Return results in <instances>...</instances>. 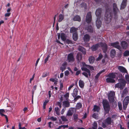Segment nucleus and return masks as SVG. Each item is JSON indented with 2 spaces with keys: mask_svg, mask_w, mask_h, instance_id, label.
<instances>
[{
  "mask_svg": "<svg viewBox=\"0 0 129 129\" xmlns=\"http://www.w3.org/2000/svg\"><path fill=\"white\" fill-rule=\"evenodd\" d=\"M81 67L82 70L87 72L88 73L89 76H90L91 74L90 73V71L89 70L87 69V68L89 69L91 71L94 70V68L93 67L89 65H87L84 62H81Z\"/></svg>",
  "mask_w": 129,
  "mask_h": 129,
  "instance_id": "1",
  "label": "nucleus"
},
{
  "mask_svg": "<svg viewBox=\"0 0 129 129\" xmlns=\"http://www.w3.org/2000/svg\"><path fill=\"white\" fill-rule=\"evenodd\" d=\"M100 45L102 47V49L104 52L105 53L107 49V45L105 43H101L100 44H98L94 45H93L91 47V48L92 51H95L100 46Z\"/></svg>",
  "mask_w": 129,
  "mask_h": 129,
  "instance_id": "2",
  "label": "nucleus"
},
{
  "mask_svg": "<svg viewBox=\"0 0 129 129\" xmlns=\"http://www.w3.org/2000/svg\"><path fill=\"white\" fill-rule=\"evenodd\" d=\"M119 83L116 84L115 86V88H120V89H123L125 86L126 82L125 80L122 79H121L118 80Z\"/></svg>",
  "mask_w": 129,
  "mask_h": 129,
  "instance_id": "3",
  "label": "nucleus"
},
{
  "mask_svg": "<svg viewBox=\"0 0 129 129\" xmlns=\"http://www.w3.org/2000/svg\"><path fill=\"white\" fill-rule=\"evenodd\" d=\"M103 103L105 112L107 113L110 110V106L107 100H103Z\"/></svg>",
  "mask_w": 129,
  "mask_h": 129,
  "instance_id": "4",
  "label": "nucleus"
},
{
  "mask_svg": "<svg viewBox=\"0 0 129 129\" xmlns=\"http://www.w3.org/2000/svg\"><path fill=\"white\" fill-rule=\"evenodd\" d=\"M116 75L114 73L109 74L108 75L109 77L107 78L106 79V81L107 82L113 83L115 82V80L113 79L115 78Z\"/></svg>",
  "mask_w": 129,
  "mask_h": 129,
  "instance_id": "5",
  "label": "nucleus"
},
{
  "mask_svg": "<svg viewBox=\"0 0 129 129\" xmlns=\"http://www.w3.org/2000/svg\"><path fill=\"white\" fill-rule=\"evenodd\" d=\"M105 17V18H106V20L108 21L107 23H108L110 21L112 17L111 15V14L110 13V11L109 10V11L108 10H106ZM106 18H105V19Z\"/></svg>",
  "mask_w": 129,
  "mask_h": 129,
  "instance_id": "6",
  "label": "nucleus"
},
{
  "mask_svg": "<svg viewBox=\"0 0 129 129\" xmlns=\"http://www.w3.org/2000/svg\"><path fill=\"white\" fill-rule=\"evenodd\" d=\"M113 122V121L111 120V118L108 117L105 120L104 123H103V127H106L107 125L110 124L111 122Z\"/></svg>",
  "mask_w": 129,
  "mask_h": 129,
  "instance_id": "7",
  "label": "nucleus"
},
{
  "mask_svg": "<svg viewBox=\"0 0 129 129\" xmlns=\"http://www.w3.org/2000/svg\"><path fill=\"white\" fill-rule=\"evenodd\" d=\"M129 101V96H127L125 97L123 102V108L125 110L127 106L128 105Z\"/></svg>",
  "mask_w": 129,
  "mask_h": 129,
  "instance_id": "8",
  "label": "nucleus"
},
{
  "mask_svg": "<svg viewBox=\"0 0 129 129\" xmlns=\"http://www.w3.org/2000/svg\"><path fill=\"white\" fill-rule=\"evenodd\" d=\"M115 93L113 91H110L108 93V98L110 102H112L114 98Z\"/></svg>",
  "mask_w": 129,
  "mask_h": 129,
  "instance_id": "9",
  "label": "nucleus"
},
{
  "mask_svg": "<svg viewBox=\"0 0 129 129\" xmlns=\"http://www.w3.org/2000/svg\"><path fill=\"white\" fill-rule=\"evenodd\" d=\"M119 43L118 42H116L114 43H111L110 44L109 46H113L121 51V48L119 45Z\"/></svg>",
  "mask_w": 129,
  "mask_h": 129,
  "instance_id": "10",
  "label": "nucleus"
},
{
  "mask_svg": "<svg viewBox=\"0 0 129 129\" xmlns=\"http://www.w3.org/2000/svg\"><path fill=\"white\" fill-rule=\"evenodd\" d=\"M76 111L75 108H71L68 111L66 114L67 116H71L72 115L73 113Z\"/></svg>",
  "mask_w": 129,
  "mask_h": 129,
  "instance_id": "11",
  "label": "nucleus"
},
{
  "mask_svg": "<svg viewBox=\"0 0 129 129\" xmlns=\"http://www.w3.org/2000/svg\"><path fill=\"white\" fill-rule=\"evenodd\" d=\"M57 36L58 39H59L61 36V38L62 40L65 41L66 39V37L65 35L63 33H62L61 35L60 33H58Z\"/></svg>",
  "mask_w": 129,
  "mask_h": 129,
  "instance_id": "12",
  "label": "nucleus"
},
{
  "mask_svg": "<svg viewBox=\"0 0 129 129\" xmlns=\"http://www.w3.org/2000/svg\"><path fill=\"white\" fill-rule=\"evenodd\" d=\"M91 13L89 12L87 13L86 17V21L88 23H89L91 22Z\"/></svg>",
  "mask_w": 129,
  "mask_h": 129,
  "instance_id": "13",
  "label": "nucleus"
},
{
  "mask_svg": "<svg viewBox=\"0 0 129 129\" xmlns=\"http://www.w3.org/2000/svg\"><path fill=\"white\" fill-rule=\"evenodd\" d=\"M68 60L69 62H72L74 60L73 55L72 53H71L69 54L68 56Z\"/></svg>",
  "mask_w": 129,
  "mask_h": 129,
  "instance_id": "14",
  "label": "nucleus"
},
{
  "mask_svg": "<svg viewBox=\"0 0 129 129\" xmlns=\"http://www.w3.org/2000/svg\"><path fill=\"white\" fill-rule=\"evenodd\" d=\"M100 18L97 17V20L96 21V26L98 28H99L101 26L102 22L100 20Z\"/></svg>",
  "mask_w": 129,
  "mask_h": 129,
  "instance_id": "15",
  "label": "nucleus"
},
{
  "mask_svg": "<svg viewBox=\"0 0 129 129\" xmlns=\"http://www.w3.org/2000/svg\"><path fill=\"white\" fill-rule=\"evenodd\" d=\"M67 64V62H65L63 63L60 66V69L61 71L62 72H63L66 69Z\"/></svg>",
  "mask_w": 129,
  "mask_h": 129,
  "instance_id": "16",
  "label": "nucleus"
},
{
  "mask_svg": "<svg viewBox=\"0 0 129 129\" xmlns=\"http://www.w3.org/2000/svg\"><path fill=\"white\" fill-rule=\"evenodd\" d=\"M118 69L122 73H127L126 69L123 67L119 66L118 67Z\"/></svg>",
  "mask_w": 129,
  "mask_h": 129,
  "instance_id": "17",
  "label": "nucleus"
},
{
  "mask_svg": "<svg viewBox=\"0 0 129 129\" xmlns=\"http://www.w3.org/2000/svg\"><path fill=\"white\" fill-rule=\"evenodd\" d=\"M101 9L99 8L97 9L95 12V14L97 17L100 18L101 13Z\"/></svg>",
  "mask_w": 129,
  "mask_h": 129,
  "instance_id": "18",
  "label": "nucleus"
},
{
  "mask_svg": "<svg viewBox=\"0 0 129 129\" xmlns=\"http://www.w3.org/2000/svg\"><path fill=\"white\" fill-rule=\"evenodd\" d=\"M126 0H123L121 6V9H123L125 7L126 5Z\"/></svg>",
  "mask_w": 129,
  "mask_h": 129,
  "instance_id": "19",
  "label": "nucleus"
},
{
  "mask_svg": "<svg viewBox=\"0 0 129 129\" xmlns=\"http://www.w3.org/2000/svg\"><path fill=\"white\" fill-rule=\"evenodd\" d=\"M5 113V111L3 109L0 110V114L2 116H4L6 118L7 122L8 121V119L7 116L4 114Z\"/></svg>",
  "mask_w": 129,
  "mask_h": 129,
  "instance_id": "20",
  "label": "nucleus"
},
{
  "mask_svg": "<svg viewBox=\"0 0 129 129\" xmlns=\"http://www.w3.org/2000/svg\"><path fill=\"white\" fill-rule=\"evenodd\" d=\"M122 47L123 49H125L127 47V43L124 41H122L121 43Z\"/></svg>",
  "mask_w": 129,
  "mask_h": 129,
  "instance_id": "21",
  "label": "nucleus"
},
{
  "mask_svg": "<svg viewBox=\"0 0 129 129\" xmlns=\"http://www.w3.org/2000/svg\"><path fill=\"white\" fill-rule=\"evenodd\" d=\"M63 96H64L66 100H67L69 97V93H67L64 95H62L60 98L61 101L63 100Z\"/></svg>",
  "mask_w": 129,
  "mask_h": 129,
  "instance_id": "22",
  "label": "nucleus"
},
{
  "mask_svg": "<svg viewBox=\"0 0 129 129\" xmlns=\"http://www.w3.org/2000/svg\"><path fill=\"white\" fill-rule=\"evenodd\" d=\"M78 50L80 51H81L84 54H86V52L85 50L83 47L79 46L78 48Z\"/></svg>",
  "mask_w": 129,
  "mask_h": 129,
  "instance_id": "23",
  "label": "nucleus"
},
{
  "mask_svg": "<svg viewBox=\"0 0 129 129\" xmlns=\"http://www.w3.org/2000/svg\"><path fill=\"white\" fill-rule=\"evenodd\" d=\"M78 91V90L76 88H75L74 89L72 93V95L74 97H76L77 95Z\"/></svg>",
  "mask_w": 129,
  "mask_h": 129,
  "instance_id": "24",
  "label": "nucleus"
},
{
  "mask_svg": "<svg viewBox=\"0 0 129 129\" xmlns=\"http://www.w3.org/2000/svg\"><path fill=\"white\" fill-rule=\"evenodd\" d=\"M116 51L114 50H112L110 52V55L111 57H114L115 55Z\"/></svg>",
  "mask_w": 129,
  "mask_h": 129,
  "instance_id": "25",
  "label": "nucleus"
},
{
  "mask_svg": "<svg viewBox=\"0 0 129 129\" xmlns=\"http://www.w3.org/2000/svg\"><path fill=\"white\" fill-rule=\"evenodd\" d=\"M73 19L74 21H79L81 20V18L78 15H76L74 17Z\"/></svg>",
  "mask_w": 129,
  "mask_h": 129,
  "instance_id": "26",
  "label": "nucleus"
},
{
  "mask_svg": "<svg viewBox=\"0 0 129 129\" xmlns=\"http://www.w3.org/2000/svg\"><path fill=\"white\" fill-rule=\"evenodd\" d=\"M77 29V28H75V27H72L70 29V32L71 33H73V34L74 33H77L76 31Z\"/></svg>",
  "mask_w": 129,
  "mask_h": 129,
  "instance_id": "27",
  "label": "nucleus"
},
{
  "mask_svg": "<svg viewBox=\"0 0 129 129\" xmlns=\"http://www.w3.org/2000/svg\"><path fill=\"white\" fill-rule=\"evenodd\" d=\"M90 39V37L88 35H85L84 36V40L85 42L88 41Z\"/></svg>",
  "mask_w": 129,
  "mask_h": 129,
  "instance_id": "28",
  "label": "nucleus"
},
{
  "mask_svg": "<svg viewBox=\"0 0 129 129\" xmlns=\"http://www.w3.org/2000/svg\"><path fill=\"white\" fill-rule=\"evenodd\" d=\"M88 60L89 63H92L94 62V58L93 57L90 56L89 57Z\"/></svg>",
  "mask_w": 129,
  "mask_h": 129,
  "instance_id": "29",
  "label": "nucleus"
},
{
  "mask_svg": "<svg viewBox=\"0 0 129 129\" xmlns=\"http://www.w3.org/2000/svg\"><path fill=\"white\" fill-rule=\"evenodd\" d=\"M64 16L62 14H60L58 17V21L59 22L61 21L64 19Z\"/></svg>",
  "mask_w": 129,
  "mask_h": 129,
  "instance_id": "30",
  "label": "nucleus"
},
{
  "mask_svg": "<svg viewBox=\"0 0 129 129\" xmlns=\"http://www.w3.org/2000/svg\"><path fill=\"white\" fill-rule=\"evenodd\" d=\"M82 56L81 54L78 53L77 56V59L79 61H80L82 59Z\"/></svg>",
  "mask_w": 129,
  "mask_h": 129,
  "instance_id": "31",
  "label": "nucleus"
},
{
  "mask_svg": "<svg viewBox=\"0 0 129 129\" xmlns=\"http://www.w3.org/2000/svg\"><path fill=\"white\" fill-rule=\"evenodd\" d=\"M73 40L76 41L78 39V36L77 33H74L73 34Z\"/></svg>",
  "mask_w": 129,
  "mask_h": 129,
  "instance_id": "32",
  "label": "nucleus"
},
{
  "mask_svg": "<svg viewBox=\"0 0 129 129\" xmlns=\"http://www.w3.org/2000/svg\"><path fill=\"white\" fill-rule=\"evenodd\" d=\"M79 84L80 87L81 88H83L84 86V83L81 80L79 81Z\"/></svg>",
  "mask_w": 129,
  "mask_h": 129,
  "instance_id": "33",
  "label": "nucleus"
},
{
  "mask_svg": "<svg viewBox=\"0 0 129 129\" xmlns=\"http://www.w3.org/2000/svg\"><path fill=\"white\" fill-rule=\"evenodd\" d=\"M97 124L95 122H94L93 124V126L92 128H89V129H97Z\"/></svg>",
  "mask_w": 129,
  "mask_h": 129,
  "instance_id": "34",
  "label": "nucleus"
},
{
  "mask_svg": "<svg viewBox=\"0 0 129 129\" xmlns=\"http://www.w3.org/2000/svg\"><path fill=\"white\" fill-rule=\"evenodd\" d=\"M63 105L66 107H68L69 106V103L67 101H65L63 102Z\"/></svg>",
  "mask_w": 129,
  "mask_h": 129,
  "instance_id": "35",
  "label": "nucleus"
},
{
  "mask_svg": "<svg viewBox=\"0 0 129 129\" xmlns=\"http://www.w3.org/2000/svg\"><path fill=\"white\" fill-rule=\"evenodd\" d=\"M55 111L57 115H60V110L59 108L58 107H55Z\"/></svg>",
  "mask_w": 129,
  "mask_h": 129,
  "instance_id": "36",
  "label": "nucleus"
},
{
  "mask_svg": "<svg viewBox=\"0 0 129 129\" xmlns=\"http://www.w3.org/2000/svg\"><path fill=\"white\" fill-rule=\"evenodd\" d=\"M93 110L94 111H98L100 110V108L98 106L96 105H94V106Z\"/></svg>",
  "mask_w": 129,
  "mask_h": 129,
  "instance_id": "37",
  "label": "nucleus"
},
{
  "mask_svg": "<svg viewBox=\"0 0 129 129\" xmlns=\"http://www.w3.org/2000/svg\"><path fill=\"white\" fill-rule=\"evenodd\" d=\"M105 71V70H103L98 73L96 75V76H95V78H98L99 77V76L102 73L104 72Z\"/></svg>",
  "mask_w": 129,
  "mask_h": 129,
  "instance_id": "38",
  "label": "nucleus"
},
{
  "mask_svg": "<svg viewBox=\"0 0 129 129\" xmlns=\"http://www.w3.org/2000/svg\"><path fill=\"white\" fill-rule=\"evenodd\" d=\"M82 106L81 104L80 103H78L76 106V108L77 109H79L81 108Z\"/></svg>",
  "mask_w": 129,
  "mask_h": 129,
  "instance_id": "39",
  "label": "nucleus"
},
{
  "mask_svg": "<svg viewBox=\"0 0 129 129\" xmlns=\"http://www.w3.org/2000/svg\"><path fill=\"white\" fill-rule=\"evenodd\" d=\"M87 30L90 32H92L93 31L92 27L91 26L89 27L88 28H87Z\"/></svg>",
  "mask_w": 129,
  "mask_h": 129,
  "instance_id": "40",
  "label": "nucleus"
},
{
  "mask_svg": "<svg viewBox=\"0 0 129 129\" xmlns=\"http://www.w3.org/2000/svg\"><path fill=\"white\" fill-rule=\"evenodd\" d=\"M127 92L128 91L127 89L126 88H125L122 92V97H123V95L127 93Z\"/></svg>",
  "mask_w": 129,
  "mask_h": 129,
  "instance_id": "41",
  "label": "nucleus"
},
{
  "mask_svg": "<svg viewBox=\"0 0 129 129\" xmlns=\"http://www.w3.org/2000/svg\"><path fill=\"white\" fill-rule=\"evenodd\" d=\"M61 118L62 120L64 121H68V120L64 116H61Z\"/></svg>",
  "mask_w": 129,
  "mask_h": 129,
  "instance_id": "42",
  "label": "nucleus"
},
{
  "mask_svg": "<svg viewBox=\"0 0 129 129\" xmlns=\"http://www.w3.org/2000/svg\"><path fill=\"white\" fill-rule=\"evenodd\" d=\"M113 10L115 12H117L118 10V9L116 5L115 4H114L113 5Z\"/></svg>",
  "mask_w": 129,
  "mask_h": 129,
  "instance_id": "43",
  "label": "nucleus"
},
{
  "mask_svg": "<svg viewBox=\"0 0 129 129\" xmlns=\"http://www.w3.org/2000/svg\"><path fill=\"white\" fill-rule=\"evenodd\" d=\"M49 75V73L48 72H45L43 73L42 77H47Z\"/></svg>",
  "mask_w": 129,
  "mask_h": 129,
  "instance_id": "44",
  "label": "nucleus"
},
{
  "mask_svg": "<svg viewBox=\"0 0 129 129\" xmlns=\"http://www.w3.org/2000/svg\"><path fill=\"white\" fill-rule=\"evenodd\" d=\"M118 106L119 110H121L122 109V105L121 103L120 102H118Z\"/></svg>",
  "mask_w": 129,
  "mask_h": 129,
  "instance_id": "45",
  "label": "nucleus"
},
{
  "mask_svg": "<svg viewBox=\"0 0 129 129\" xmlns=\"http://www.w3.org/2000/svg\"><path fill=\"white\" fill-rule=\"evenodd\" d=\"M37 86L36 85H35L34 86L32 90L33 95H34V92L36 90L37 88Z\"/></svg>",
  "mask_w": 129,
  "mask_h": 129,
  "instance_id": "46",
  "label": "nucleus"
},
{
  "mask_svg": "<svg viewBox=\"0 0 129 129\" xmlns=\"http://www.w3.org/2000/svg\"><path fill=\"white\" fill-rule=\"evenodd\" d=\"M123 55L124 56L129 55V51H125Z\"/></svg>",
  "mask_w": 129,
  "mask_h": 129,
  "instance_id": "47",
  "label": "nucleus"
},
{
  "mask_svg": "<svg viewBox=\"0 0 129 129\" xmlns=\"http://www.w3.org/2000/svg\"><path fill=\"white\" fill-rule=\"evenodd\" d=\"M84 72L82 73V74L84 76L86 77H88V75H89L88 73L86 72Z\"/></svg>",
  "mask_w": 129,
  "mask_h": 129,
  "instance_id": "48",
  "label": "nucleus"
},
{
  "mask_svg": "<svg viewBox=\"0 0 129 129\" xmlns=\"http://www.w3.org/2000/svg\"><path fill=\"white\" fill-rule=\"evenodd\" d=\"M49 119L51 120L54 121L57 120V118L56 117H54L52 116Z\"/></svg>",
  "mask_w": 129,
  "mask_h": 129,
  "instance_id": "49",
  "label": "nucleus"
},
{
  "mask_svg": "<svg viewBox=\"0 0 129 129\" xmlns=\"http://www.w3.org/2000/svg\"><path fill=\"white\" fill-rule=\"evenodd\" d=\"M78 115L77 114H74L73 115V117L74 118V119L76 121L78 119Z\"/></svg>",
  "mask_w": 129,
  "mask_h": 129,
  "instance_id": "50",
  "label": "nucleus"
},
{
  "mask_svg": "<svg viewBox=\"0 0 129 129\" xmlns=\"http://www.w3.org/2000/svg\"><path fill=\"white\" fill-rule=\"evenodd\" d=\"M64 73L65 76H68L70 74L69 72V71H68V70L64 72Z\"/></svg>",
  "mask_w": 129,
  "mask_h": 129,
  "instance_id": "51",
  "label": "nucleus"
},
{
  "mask_svg": "<svg viewBox=\"0 0 129 129\" xmlns=\"http://www.w3.org/2000/svg\"><path fill=\"white\" fill-rule=\"evenodd\" d=\"M92 117H93L96 119H97L98 118V114L95 113H94Z\"/></svg>",
  "mask_w": 129,
  "mask_h": 129,
  "instance_id": "52",
  "label": "nucleus"
},
{
  "mask_svg": "<svg viewBox=\"0 0 129 129\" xmlns=\"http://www.w3.org/2000/svg\"><path fill=\"white\" fill-rule=\"evenodd\" d=\"M125 78L127 82L129 83V76L128 75H125Z\"/></svg>",
  "mask_w": 129,
  "mask_h": 129,
  "instance_id": "53",
  "label": "nucleus"
},
{
  "mask_svg": "<svg viewBox=\"0 0 129 129\" xmlns=\"http://www.w3.org/2000/svg\"><path fill=\"white\" fill-rule=\"evenodd\" d=\"M64 41V42L65 43L70 44L72 42L69 39H66Z\"/></svg>",
  "mask_w": 129,
  "mask_h": 129,
  "instance_id": "54",
  "label": "nucleus"
},
{
  "mask_svg": "<svg viewBox=\"0 0 129 129\" xmlns=\"http://www.w3.org/2000/svg\"><path fill=\"white\" fill-rule=\"evenodd\" d=\"M50 56L49 55H47V57L45 59V60H44V62H45V63H46L47 62V61H48L49 57H50Z\"/></svg>",
  "mask_w": 129,
  "mask_h": 129,
  "instance_id": "55",
  "label": "nucleus"
},
{
  "mask_svg": "<svg viewBox=\"0 0 129 129\" xmlns=\"http://www.w3.org/2000/svg\"><path fill=\"white\" fill-rule=\"evenodd\" d=\"M102 57H103L102 55L101 54H100L99 55V56L98 58L97 59V60H98L100 59Z\"/></svg>",
  "mask_w": 129,
  "mask_h": 129,
  "instance_id": "56",
  "label": "nucleus"
},
{
  "mask_svg": "<svg viewBox=\"0 0 129 129\" xmlns=\"http://www.w3.org/2000/svg\"><path fill=\"white\" fill-rule=\"evenodd\" d=\"M11 13H8L5 14V17H9Z\"/></svg>",
  "mask_w": 129,
  "mask_h": 129,
  "instance_id": "57",
  "label": "nucleus"
},
{
  "mask_svg": "<svg viewBox=\"0 0 129 129\" xmlns=\"http://www.w3.org/2000/svg\"><path fill=\"white\" fill-rule=\"evenodd\" d=\"M56 105L59 106L60 108L61 107V102H57L56 103Z\"/></svg>",
  "mask_w": 129,
  "mask_h": 129,
  "instance_id": "58",
  "label": "nucleus"
},
{
  "mask_svg": "<svg viewBox=\"0 0 129 129\" xmlns=\"http://www.w3.org/2000/svg\"><path fill=\"white\" fill-rule=\"evenodd\" d=\"M74 85V84H73L70 85L68 88V90H70L73 87Z\"/></svg>",
  "mask_w": 129,
  "mask_h": 129,
  "instance_id": "59",
  "label": "nucleus"
},
{
  "mask_svg": "<svg viewBox=\"0 0 129 129\" xmlns=\"http://www.w3.org/2000/svg\"><path fill=\"white\" fill-rule=\"evenodd\" d=\"M116 115H113L112 116V120L113 121V120H114L116 118Z\"/></svg>",
  "mask_w": 129,
  "mask_h": 129,
  "instance_id": "60",
  "label": "nucleus"
},
{
  "mask_svg": "<svg viewBox=\"0 0 129 129\" xmlns=\"http://www.w3.org/2000/svg\"><path fill=\"white\" fill-rule=\"evenodd\" d=\"M52 123L51 122H49L48 123L49 126L50 128H51L52 127Z\"/></svg>",
  "mask_w": 129,
  "mask_h": 129,
  "instance_id": "61",
  "label": "nucleus"
},
{
  "mask_svg": "<svg viewBox=\"0 0 129 129\" xmlns=\"http://www.w3.org/2000/svg\"><path fill=\"white\" fill-rule=\"evenodd\" d=\"M63 87V85L62 83H60V90H62Z\"/></svg>",
  "mask_w": 129,
  "mask_h": 129,
  "instance_id": "62",
  "label": "nucleus"
},
{
  "mask_svg": "<svg viewBox=\"0 0 129 129\" xmlns=\"http://www.w3.org/2000/svg\"><path fill=\"white\" fill-rule=\"evenodd\" d=\"M62 127L64 128H68V125H62Z\"/></svg>",
  "mask_w": 129,
  "mask_h": 129,
  "instance_id": "63",
  "label": "nucleus"
},
{
  "mask_svg": "<svg viewBox=\"0 0 129 129\" xmlns=\"http://www.w3.org/2000/svg\"><path fill=\"white\" fill-rule=\"evenodd\" d=\"M40 59V58H39L37 60V61H36V65H35L36 67L37 66L38 63V62H39Z\"/></svg>",
  "mask_w": 129,
  "mask_h": 129,
  "instance_id": "64",
  "label": "nucleus"
}]
</instances>
